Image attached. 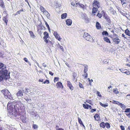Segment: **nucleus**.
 <instances>
[{
  "label": "nucleus",
  "mask_w": 130,
  "mask_h": 130,
  "mask_svg": "<svg viewBox=\"0 0 130 130\" xmlns=\"http://www.w3.org/2000/svg\"><path fill=\"white\" fill-rule=\"evenodd\" d=\"M1 91L3 93L5 98L11 100L9 102L7 106V110L9 111L8 115L11 118L16 117L17 111L14 105L15 102L13 100H11L12 97L11 96L10 93L7 89L2 90Z\"/></svg>",
  "instance_id": "obj_1"
},
{
  "label": "nucleus",
  "mask_w": 130,
  "mask_h": 130,
  "mask_svg": "<svg viewBox=\"0 0 130 130\" xmlns=\"http://www.w3.org/2000/svg\"><path fill=\"white\" fill-rule=\"evenodd\" d=\"M8 69L5 65L0 62V82L10 77V72L8 71Z\"/></svg>",
  "instance_id": "obj_2"
},
{
  "label": "nucleus",
  "mask_w": 130,
  "mask_h": 130,
  "mask_svg": "<svg viewBox=\"0 0 130 130\" xmlns=\"http://www.w3.org/2000/svg\"><path fill=\"white\" fill-rule=\"evenodd\" d=\"M122 86L123 87L124 89L126 91H127L130 89V85L127 84H122Z\"/></svg>",
  "instance_id": "obj_3"
},
{
  "label": "nucleus",
  "mask_w": 130,
  "mask_h": 130,
  "mask_svg": "<svg viewBox=\"0 0 130 130\" xmlns=\"http://www.w3.org/2000/svg\"><path fill=\"white\" fill-rule=\"evenodd\" d=\"M93 7H97L98 8H99L100 7V5L99 2L97 1H94L93 3Z\"/></svg>",
  "instance_id": "obj_4"
},
{
  "label": "nucleus",
  "mask_w": 130,
  "mask_h": 130,
  "mask_svg": "<svg viewBox=\"0 0 130 130\" xmlns=\"http://www.w3.org/2000/svg\"><path fill=\"white\" fill-rule=\"evenodd\" d=\"M22 91L21 90H19L17 94V95L18 98L22 97L23 96V92L24 90L23 89Z\"/></svg>",
  "instance_id": "obj_5"
},
{
  "label": "nucleus",
  "mask_w": 130,
  "mask_h": 130,
  "mask_svg": "<svg viewBox=\"0 0 130 130\" xmlns=\"http://www.w3.org/2000/svg\"><path fill=\"white\" fill-rule=\"evenodd\" d=\"M67 84L68 87H69L71 90H72L74 89V87L72 86L71 83L69 81H67Z\"/></svg>",
  "instance_id": "obj_6"
},
{
  "label": "nucleus",
  "mask_w": 130,
  "mask_h": 130,
  "mask_svg": "<svg viewBox=\"0 0 130 130\" xmlns=\"http://www.w3.org/2000/svg\"><path fill=\"white\" fill-rule=\"evenodd\" d=\"M85 39L87 41H89L90 42H92L93 41V39L89 35H88L86 37Z\"/></svg>",
  "instance_id": "obj_7"
},
{
  "label": "nucleus",
  "mask_w": 130,
  "mask_h": 130,
  "mask_svg": "<svg viewBox=\"0 0 130 130\" xmlns=\"http://www.w3.org/2000/svg\"><path fill=\"white\" fill-rule=\"evenodd\" d=\"M72 23V20L70 19H68L66 20V24L68 25H71Z\"/></svg>",
  "instance_id": "obj_8"
},
{
  "label": "nucleus",
  "mask_w": 130,
  "mask_h": 130,
  "mask_svg": "<svg viewBox=\"0 0 130 130\" xmlns=\"http://www.w3.org/2000/svg\"><path fill=\"white\" fill-rule=\"evenodd\" d=\"M43 34L44 35L43 39L44 40H46V39H47L48 38V34L47 32L45 31L44 32Z\"/></svg>",
  "instance_id": "obj_9"
},
{
  "label": "nucleus",
  "mask_w": 130,
  "mask_h": 130,
  "mask_svg": "<svg viewBox=\"0 0 130 130\" xmlns=\"http://www.w3.org/2000/svg\"><path fill=\"white\" fill-rule=\"evenodd\" d=\"M104 17L105 19L107 21V23H110V20L109 17L107 15H105Z\"/></svg>",
  "instance_id": "obj_10"
},
{
  "label": "nucleus",
  "mask_w": 130,
  "mask_h": 130,
  "mask_svg": "<svg viewBox=\"0 0 130 130\" xmlns=\"http://www.w3.org/2000/svg\"><path fill=\"white\" fill-rule=\"evenodd\" d=\"M93 8L92 9V13L94 14L96 13L97 11H98V9L97 7H93Z\"/></svg>",
  "instance_id": "obj_11"
},
{
  "label": "nucleus",
  "mask_w": 130,
  "mask_h": 130,
  "mask_svg": "<svg viewBox=\"0 0 130 130\" xmlns=\"http://www.w3.org/2000/svg\"><path fill=\"white\" fill-rule=\"evenodd\" d=\"M57 88H63V86H62V83L60 82H58L57 84Z\"/></svg>",
  "instance_id": "obj_12"
},
{
  "label": "nucleus",
  "mask_w": 130,
  "mask_h": 130,
  "mask_svg": "<svg viewBox=\"0 0 130 130\" xmlns=\"http://www.w3.org/2000/svg\"><path fill=\"white\" fill-rule=\"evenodd\" d=\"M3 21L5 22L7 25V23L8 22V18L7 16H6L5 17H3Z\"/></svg>",
  "instance_id": "obj_13"
},
{
  "label": "nucleus",
  "mask_w": 130,
  "mask_h": 130,
  "mask_svg": "<svg viewBox=\"0 0 130 130\" xmlns=\"http://www.w3.org/2000/svg\"><path fill=\"white\" fill-rule=\"evenodd\" d=\"M24 99L28 103H30L31 101V100L30 98V96L29 95H28V97H27V98H25Z\"/></svg>",
  "instance_id": "obj_14"
},
{
  "label": "nucleus",
  "mask_w": 130,
  "mask_h": 130,
  "mask_svg": "<svg viewBox=\"0 0 130 130\" xmlns=\"http://www.w3.org/2000/svg\"><path fill=\"white\" fill-rule=\"evenodd\" d=\"M29 32L30 36V37L33 38H35L36 36L34 35L33 32L32 31H29Z\"/></svg>",
  "instance_id": "obj_15"
},
{
  "label": "nucleus",
  "mask_w": 130,
  "mask_h": 130,
  "mask_svg": "<svg viewBox=\"0 0 130 130\" xmlns=\"http://www.w3.org/2000/svg\"><path fill=\"white\" fill-rule=\"evenodd\" d=\"M94 118L95 120L98 121L100 119V116L98 114H96L94 116Z\"/></svg>",
  "instance_id": "obj_16"
},
{
  "label": "nucleus",
  "mask_w": 130,
  "mask_h": 130,
  "mask_svg": "<svg viewBox=\"0 0 130 130\" xmlns=\"http://www.w3.org/2000/svg\"><path fill=\"white\" fill-rule=\"evenodd\" d=\"M96 28L98 29H99L101 28V26L100 24L98 22H96Z\"/></svg>",
  "instance_id": "obj_17"
},
{
  "label": "nucleus",
  "mask_w": 130,
  "mask_h": 130,
  "mask_svg": "<svg viewBox=\"0 0 130 130\" xmlns=\"http://www.w3.org/2000/svg\"><path fill=\"white\" fill-rule=\"evenodd\" d=\"M67 14L66 13L62 14L61 15V18L62 19H64L67 17Z\"/></svg>",
  "instance_id": "obj_18"
},
{
  "label": "nucleus",
  "mask_w": 130,
  "mask_h": 130,
  "mask_svg": "<svg viewBox=\"0 0 130 130\" xmlns=\"http://www.w3.org/2000/svg\"><path fill=\"white\" fill-rule=\"evenodd\" d=\"M125 33L126 35L129 36H130V31L128 29L125 30Z\"/></svg>",
  "instance_id": "obj_19"
},
{
  "label": "nucleus",
  "mask_w": 130,
  "mask_h": 130,
  "mask_svg": "<svg viewBox=\"0 0 130 130\" xmlns=\"http://www.w3.org/2000/svg\"><path fill=\"white\" fill-rule=\"evenodd\" d=\"M44 41L46 43L48 44H52V42L48 39H46V40H44Z\"/></svg>",
  "instance_id": "obj_20"
},
{
  "label": "nucleus",
  "mask_w": 130,
  "mask_h": 130,
  "mask_svg": "<svg viewBox=\"0 0 130 130\" xmlns=\"http://www.w3.org/2000/svg\"><path fill=\"white\" fill-rule=\"evenodd\" d=\"M0 6L2 8H4L5 7L4 2L2 0L0 2Z\"/></svg>",
  "instance_id": "obj_21"
},
{
  "label": "nucleus",
  "mask_w": 130,
  "mask_h": 130,
  "mask_svg": "<svg viewBox=\"0 0 130 130\" xmlns=\"http://www.w3.org/2000/svg\"><path fill=\"white\" fill-rule=\"evenodd\" d=\"M104 40L105 41H106L107 42H108L109 43H110V42L109 40V39L107 37H105L104 38Z\"/></svg>",
  "instance_id": "obj_22"
},
{
  "label": "nucleus",
  "mask_w": 130,
  "mask_h": 130,
  "mask_svg": "<svg viewBox=\"0 0 130 130\" xmlns=\"http://www.w3.org/2000/svg\"><path fill=\"white\" fill-rule=\"evenodd\" d=\"M83 106L84 108L88 109H89V105L87 104H86V105L83 104Z\"/></svg>",
  "instance_id": "obj_23"
},
{
  "label": "nucleus",
  "mask_w": 130,
  "mask_h": 130,
  "mask_svg": "<svg viewBox=\"0 0 130 130\" xmlns=\"http://www.w3.org/2000/svg\"><path fill=\"white\" fill-rule=\"evenodd\" d=\"M38 127V126L36 124H33L32 125V127L34 129H37Z\"/></svg>",
  "instance_id": "obj_24"
},
{
  "label": "nucleus",
  "mask_w": 130,
  "mask_h": 130,
  "mask_svg": "<svg viewBox=\"0 0 130 130\" xmlns=\"http://www.w3.org/2000/svg\"><path fill=\"white\" fill-rule=\"evenodd\" d=\"M85 67H84V73H86L87 72V71H88V66H86Z\"/></svg>",
  "instance_id": "obj_25"
},
{
  "label": "nucleus",
  "mask_w": 130,
  "mask_h": 130,
  "mask_svg": "<svg viewBox=\"0 0 130 130\" xmlns=\"http://www.w3.org/2000/svg\"><path fill=\"white\" fill-rule=\"evenodd\" d=\"M100 126L101 127L104 128L105 127V124L103 122H102L100 124Z\"/></svg>",
  "instance_id": "obj_26"
},
{
  "label": "nucleus",
  "mask_w": 130,
  "mask_h": 130,
  "mask_svg": "<svg viewBox=\"0 0 130 130\" xmlns=\"http://www.w3.org/2000/svg\"><path fill=\"white\" fill-rule=\"evenodd\" d=\"M99 104L101 106L104 107H106L108 106V105L107 104H102L101 102H100Z\"/></svg>",
  "instance_id": "obj_27"
},
{
  "label": "nucleus",
  "mask_w": 130,
  "mask_h": 130,
  "mask_svg": "<svg viewBox=\"0 0 130 130\" xmlns=\"http://www.w3.org/2000/svg\"><path fill=\"white\" fill-rule=\"evenodd\" d=\"M31 115L34 116L35 117L37 115V112H35L34 111H32L31 112Z\"/></svg>",
  "instance_id": "obj_28"
},
{
  "label": "nucleus",
  "mask_w": 130,
  "mask_h": 130,
  "mask_svg": "<svg viewBox=\"0 0 130 130\" xmlns=\"http://www.w3.org/2000/svg\"><path fill=\"white\" fill-rule=\"evenodd\" d=\"M113 92L116 94H118L119 93V91H118V89L117 88L114 89H113Z\"/></svg>",
  "instance_id": "obj_29"
},
{
  "label": "nucleus",
  "mask_w": 130,
  "mask_h": 130,
  "mask_svg": "<svg viewBox=\"0 0 130 130\" xmlns=\"http://www.w3.org/2000/svg\"><path fill=\"white\" fill-rule=\"evenodd\" d=\"M106 126V127L107 128H109L110 127V125L108 123H106L105 124V126Z\"/></svg>",
  "instance_id": "obj_30"
},
{
  "label": "nucleus",
  "mask_w": 130,
  "mask_h": 130,
  "mask_svg": "<svg viewBox=\"0 0 130 130\" xmlns=\"http://www.w3.org/2000/svg\"><path fill=\"white\" fill-rule=\"evenodd\" d=\"M56 39H58L59 41H60L61 39L60 38L59 36L58 35H57V36H55Z\"/></svg>",
  "instance_id": "obj_31"
},
{
  "label": "nucleus",
  "mask_w": 130,
  "mask_h": 130,
  "mask_svg": "<svg viewBox=\"0 0 130 130\" xmlns=\"http://www.w3.org/2000/svg\"><path fill=\"white\" fill-rule=\"evenodd\" d=\"M40 9L41 11L43 12L46 10L42 6H41L40 7Z\"/></svg>",
  "instance_id": "obj_32"
},
{
  "label": "nucleus",
  "mask_w": 130,
  "mask_h": 130,
  "mask_svg": "<svg viewBox=\"0 0 130 130\" xmlns=\"http://www.w3.org/2000/svg\"><path fill=\"white\" fill-rule=\"evenodd\" d=\"M102 34L103 35L108 36V33L106 31H104L102 33Z\"/></svg>",
  "instance_id": "obj_33"
},
{
  "label": "nucleus",
  "mask_w": 130,
  "mask_h": 130,
  "mask_svg": "<svg viewBox=\"0 0 130 130\" xmlns=\"http://www.w3.org/2000/svg\"><path fill=\"white\" fill-rule=\"evenodd\" d=\"M23 119L22 118V116H21V119L22 121L23 122V123H25L26 122V117H23Z\"/></svg>",
  "instance_id": "obj_34"
},
{
  "label": "nucleus",
  "mask_w": 130,
  "mask_h": 130,
  "mask_svg": "<svg viewBox=\"0 0 130 130\" xmlns=\"http://www.w3.org/2000/svg\"><path fill=\"white\" fill-rule=\"evenodd\" d=\"M44 22L45 23V24L46 26V27L49 30H50V28L49 27V26L48 24L45 21Z\"/></svg>",
  "instance_id": "obj_35"
},
{
  "label": "nucleus",
  "mask_w": 130,
  "mask_h": 130,
  "mask_svg": "<svg viewBox=\"0 0 130 130\" xmlns=\"http://www.w3.org/2000/svg\"><path fill=\"white\" fill-rule=\"evenodd\" d=\"M120 106L123 109H124L126 108V106L124 105L122 103L121 104Z\"/></svg>",
  "instance_id": "obj_36"
},
{
  "label": "nucleus",
  "mask_w": 130,
  "mask_h": 130,
  "mask_svg": "<svg viewBox=\"0 0 130 130\" xmlns=\"http://www.w3.org/2000/svg\"><path fill=\"white\" fill-rule=\"evenodd\" d=\"M111 13H112L113 14H115L116 13L115 11L113 10V9L111 8Z\"/></svg>",
  "instance_id": "obj_37"
},
{
  "label": "nucleus",
  "mask_w": 130,
  "mask_h": 130,
  "mask_svg": "<svg viewBox=\"0 0 130 130\" xmlns=\"http://www.w3.org/2000/svg\"><path fill=\"white\" fill-rule=\"evenodd\" d=\"M88 35V34L86 32H84L83 35V37L84 38H85Z\"/></svg>",
  "instance_id": "obj_38"
},
{
  "label": "nucleus",
  "mask_w": 130,
  "mask_h": 130,
  "mask_svg": "<svg viewBox=\"0 0 130 130\" xmlns=\"http://www.w3.org/2000/svg\"><path fill=\"white\" fill-rule=\"evenodd\" d=\"M119 70L122 73H124L125 69L123 68H121V69H119Z\"/></svg>",
  "instance_id": "obj_39"
},
{
  "label": "nucleus",
  "mask_w": 130,
  "mask_h": 130,
  "mask_svg": "<svg viewBox=\"0 0 130 130\" xmlns=\"http://www.w3.org/2000/svg\"><path fill=\"white\" fill-rule=\"evenodd\" d=\"M99 11L98 12V14L97 15V16H98L99 18H100L102 17V14L101 13L99 12Z\"/></svg>",
  "instance_id": "obj_40"
},
{
  "label": "nucleus",
  "mask_w": 130,
  "mask_h": 130,
  "mask_svg": "<svg viewBox=\"0 0 130 130\" xmlns=\"http://www.w3.org/2000/svg\"><path fill=\"white\" fill-rule=\"evenodd\" d=\"M125 112H130V108H127L126 109L125 111H124Z\"/></svg>",
  "instance_id": "obj_41"
},
{
  "label": "nucleus",
  "mask_w": 130,
  "mask_h": 130,
  "mask_svg": "<svg viewBox=\"0 0 130 130\" xmlns=\"http://www.w3.org/2000/svg\"><path fill=\"white\" fill-rule=\"evenodd\" d=\"M78 122L79 124H82L83 123L81 121V119L80 118L78 117Z\"/></svg>",
  "instance_id": "obj_42"
},
{
  "label": "nucleus",
  "mask_w": 130,
  "mask_h": 130,
  "mask_svg": "<svg viewBox=\"0 0 130 130\" xmlns=\"http://www.w3.org/2000/svg\"><path fill=\"white\" fill-rule=\"evenodd\" d=\"M121 2V3L123 5L125 3L126 1L125 0H120Z\"/></svg>",
  "instance_id": "obj_43"
},
{
  "label": "nucleus",
  "mask_w": 130,
  "mask_h": 130,
  "mask_svg": "<svg viewBox=\"0 0 130 130\" xmlns=\"http://www.w3.org/2000/svg\"><path fill=\"white\" fill-rule=\"evenodd\" d=\"M126 98L128 99H130V94L127 95L126 96Z\"/></svg>",
  "instance_id": "obj_44"
},
{
  "label": "nucleus",
  "mask_w": 130,
  "mask_h": 130,
  "mask_svg": "<svg viewBox=\"0 0 130 130\" xmlns=\"http://www.w3.org/2000/svg\"><path fill=\"white\" fill-rule=\"evenodd\" d=\"M79 87L81 88H84V87H83V85L82 84L80 83H79Z\"/></svg>",
  "instance_id": "obj_45"
},
{
  "label": "nucleus",
  "mask_w": 130,
  "mask_h": 130,
  "mask_svg": "<svg viewBox=\"0 0 130 130\" xmlns=\"http://www.w3.org/2000/svg\"><path fill=\"white\" fill-rule=\"evenodd\" d=\"M58 78L57 77H55L54 79V81L55 83L56 82L58 81Z\"/></svg>",
  "instance_id": "obj_46"
},
{
  "label": "nucleus",
  "mask_w": 130,
  "mask_h": 130,
  "mask_svg": "<svg viewBox=\"0 0 130 130\" xmlns=\"http://www.w3.org/2000/svg\"><path fill=\"white\" fill-rule=\"evenodd\" d=\"M88 79L89 80V84L90 85H91V82H92L93 80L92 79L90 80L89 78H88Z\"/></svg>",
  "instance_id": "obj_47"
},
{
  "label": "nucleus",
  "mask_w": 130,
  "mask_h": 130,
  "mask_svg": "<svg viewBox=\"0 0 130 130\" xmlns=\"http://www.w3.org/2000/svg\"><path fill=\"white\" fill-rule=\"evenodd\" d=\"M113 40L114 41V42L115 41H117V40H120V39L117 38H114L113 39Z\"/></svg>",
  "instance_id": "obj_48"
},
{
  "label": "nucleus",
  "mask_w": 130,
  "mask_h": 130,
  "mask_svg": "<svg viewBox=\"0 0 130 130\" xmlns=\"http://www.w3.org/2000/svg\"><path fill=\"white\" fill-rule=\"evenodd\" d=\"M120 40H117V41H115L114 42L115 44H119L120 43Z\"/></svg>",
  "instance_id": "obj_49"
},
{
  "label": "nucleus",
  "mask_w": 130,
  "mask_h": 130,
  "mask_svg": "<svg viewBox=\"0 0 130 130\" xmlns=\"http://www.w3.org/2000/svg\"><path fill=\"white\" fill-rule=\"evenodd\" d=\"M49 80H46L45 81H44V82H43V83L44 84H45V83H46V84H49Z\"/></svg>",
  "instance_id": "obj_50"
},
{
  "label": "nucleus",
  "mask_w": 130,
  "mask_h": 130,
  "mask_svg": "<svg viewBox=\"0 0 130 130\" xmlns=\"http://www.w3.org/2000/svg\"><path fill=\"white\" fill-rule=\"evenodd\" d=\"M24 60L26 62H28L29 63L27 59L26 58H24Z\"/></svg>",
  "instance_id": "obj_51"
},
{
  "label": "nucleus",
  "mask_w": 130,
  "mask_h": 130,
  "mask_svg": "<svg viewBox=\"0 0 130 130\" xmlns=\"http://www.w3.org/2000/svg\"><path fill=\"white\" fill-rule=\"evenodd\" d=\"M47 18L49 19H50V15L49 13H48L46 15Z\"/></svg>",
  "instance_id": "obj_52"
},
{
  "label": "nucleus",
  "mask_w": 130,
  "mask_h": 130,
  "mask_svg": "<svg viewBox=\"0 0 130 130\" xmlns=\"http://www.w3.org/2000/svg\"><path fill=\"white\" fill-rule=\"evenodd\" d=\"M124 73L127 75H129L130 74V72L129 71H125Z\"/></svg>",
  "instance_id": "obj_53"
},
{
  "label": "nucleus",
  "mask_w": 130,
  "mask_h": 130,
  "mask_svg": "<svg viewBox=\"0 0 130 130\" xmlns=\"http://www.w3.org/2000/svg\"><path fill=\"white\" fill-rule=\"evenodd\" d=\"M59 48L60 49L62 50V51H63V52L64 51V50L62 46H60V47H59Z\"/></svg>",
  "instance_id": "obj_54"
},
{
  "label": "nucleus",
  "mask_w": 130,
  "mask_h": 130,
  "mask_svg": "<svg viewBox=\"0 0 130 130\" xmlns=\"http://www.w3.org/2000/svg\"><path fill=\"white\" fill-rule=\"evenodd\" d=\"M120 128L122 130H124L125 129L124 126L122 125H121L120 126Z\"/></svg>",
  "instance_id": "obj_55"
},
{
  "label": "nucleus",
  "mask_w": 130,
  "mask_h": 130,
  "mask_svg": "<svg viewBox=\"0 0 130 130\" xmlns=\"http://www.w3.org/2000/svg\"><path fill=\"white\" fill-rule=\"evenodd\" d=\"M43 13L45 15H46L47 14L49 13L47 11L45 10L43 12Z\"/></svg>",
  "instance_id": "obj_56"
},
{
  "label": "nucleus",
  "mask_w": 130,
  "mask_h": 130,
  "mask_svg": "<svg viewBox=\"0 0 130 130\" xmlns=\"http://www.w3.org/2000/svg\"><path fill=\"white\" fill-rule=\"evenodd\" d=\"M97 94L100 97H101V95L100 93V92L99 91H97Z\"/></svg>",
  "instance_id": "obj_57"
},
{
  "label": "nucleus",
  "mask_w": 130,
  "mask_h": 130,
  "mask_svg": "<svg viewBox=\"0 0 130 130\" xmlns=\"http://www.w3.org/2000/svg\"><path fill=\"white\" fill-rule=\"evenodd\" d=\"M53 34L55 36L58 34L57 32L55 31L54 32Z\"/></svg>",
  "instance_id": "obj_58"
},
{
  "label": "nucleus",
  "mask_w": 130,
  "mask_h": 130,
  "mask_svg": "<svg viewBox=\"0 0 130 130\" xmlns=\"http://www.w3.org/2000/svg\"><path fill=\"white\" fill-rule=\"evenodd\" d=\"M96 110V109H91V111L92 112H93L94 111H95Z\"/></svg>",
  "instance_id": "obj_59"
},
{
  "label": "nucleus",
  "mask_w": 130,
  "mask_h": 130,
  "mask_svg": "<svg viewBox=\"0 0 130 130\" xmlns=\"http://www.w3.org/2000/svg\"><path fill=\"white\" fill-rule=\"evenodd\" d=\"M19 107L20 106L19 105V104H17L16 105V107H17V109H18H18H19Z\"/></svg>",
  "instance_id": "obj_60"
},
{
  "label": "nucleus",
  "mask_w": 130,
  "mask_h": 130,
  "mask_svg": "<svg viewBox=\"0 0 130 130\" xmlns=\"http://www.w3.org/2000/svg\"><path fill=\"white\" fill-rule=\"evenodd\" d=\"M117 101H116L115 100H113L112 101V102L113 104H116V103H117Z\"/></svg>",
  "instance_id": "obj_61"
},
{
  "label": "nucleus",
  "mask_w": 130,
  "mask_h": 130,
  "mask_svg": "<svg viewBox=\"0 0 130 130\" xmlns=\"http://www.w3.org/2000/svg\"><path fill=\"white\" fill-rule=\"evenodd\" d=\"M122 103H120L119 102L117 101V103H116V104L118 105L119 106H120L121 104Z\"/></svg>",
  "instance_id": "obj_62"
},
{
  "label": "nucleus",
  "mask_w": 130,
  "mask_h": 130,
  "mask_svg": "<svg viewBox=\"0 0 130 130\" xmlns=\"http://www.w3.org/2000/svg\"><path fill=\"white\" fill-rule=\"evenodd\" d=\"M122 103H120L119 102L117 101V103H116V104L118 105L119 106H120L121 104Z\"/></svg>",
  "instance_id": "obj_63"
},
{
  "label": "nucleus",
  "mask_w": 130,
  "mask_h": 130,
  "mask_svg": "<svg viewBox=\"0 0 130 130\" xmlns=\"http://www.w3.org/2000/svg\"><path fill=\"white\" fill-rule=\"evenodd\" d=\"M126 115L128 117L130 118V113H126Z\"/></svg>",
  "instance_id": "obj_64"
}]
</instances>
